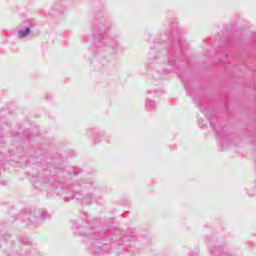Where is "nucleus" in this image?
Instances as JSON below:
<instances>
[{"label":"nucleus","mask_w":256,"mask_h":256,"mask_svg":"<svg viewBox=\"0 0 256 256\" xmlns=\"http://www.w3.org/2000/svg\"><path fill=\"white\" fill-rule=\"evenodd\" d=\"M29 33H31V29L26 28L25 31H19L18 32V37L20 39H23V37H27V35H29Z\"/></svg>","instance_id":"f257e3e1"}]
</instances>
